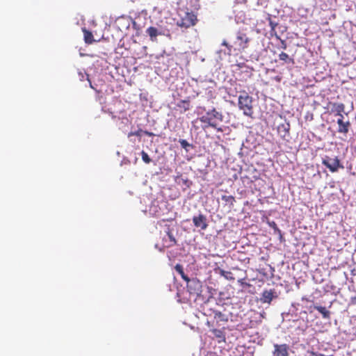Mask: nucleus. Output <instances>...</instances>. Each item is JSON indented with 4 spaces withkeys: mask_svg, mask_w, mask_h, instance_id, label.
Returning <instances> with one entry per match:
<instances>
[{
    "mask_svg": "<svg viewBox=\"0 0 356 356\" xmlns=\"http://www.w3.org/2000/svg\"><path fill=\"white\" fill-rule=\"evenodd\" d=\"M211 332L213 334L214 337L218 339V342L225 341V334L223 330L218 329H212Z\"/></svg>",
    "mask_w": 356,
    "mask_h": 356,
    "instance_id": "18",
    "label": "nucleus"
},
{
    "mask_svg": "<svg viewBox=\"0 0 356 356\" xmlns=\"http://www.w3.org/2000/svg\"><path fill=\"white\" fill-rule=\"evenodd\" d=\"M220 274L221 276H223L227 280H232L234 279L232 272H230V271H226L225 270L220 269Z\"/></svg>",
    "mask_w": 356,
    "mask_h": 356,
    "instance_id": "20",
    "label": "nucleus"
},
{
    "mask_svg": "<svg viewBox=\"0 0 356 356\" xmlns=\"http://www.w3.org/2000/svg\"><path fill=\"white\" fill-rule=\"evenodd\" d=\"M288 350L286 344L275 345L274 356H288Z\"/></svg>",
    "mask_w": 356,
    "mask_h": 356,
    "instance_id": "11",
    "label": "nucleus"
},
{
    "mask_svg": "<svg viewBox=\"0 0 356 356\" xmlns=\"http://www.w3.org/2000/svg\"><path fill=\"white\" fill-rule=\"evenodd\" d=\"M144 133H145V134L146 136H154V134H153L152 133L149 132V131H145Z\"/></svg>",
    "mask_w": 356,
    "mask_h": 356,
    "instance_id": "28",
    "label": "nucleus"
},
{
    "mask_svg": "<svg viewBox=\"0 0 356 356\" xmlns=\"http://www.w3.org/2000/svg\"><path fill=\"white\" fill-rule=\"evenodd\" d=\"M141 156L143 161L147 164L149 163L152 161V159L149 158L147 153L143 150L141 152Z\"/></svg>",
    "mask_w": 356,
    "mask_h": 356,
    "instance_id": "21",
    "label": "nucleus"
},
{
    "mask_svg": "<svg viewBox=\"0 0 356 356\" xmlns=\"http://www.w3.org/2000/svg\"><path fill=\"white\" fill-rule=\"evenodd\" d=\"M314 309L317 310L319 313L321 314L322 316L325 319L330 318V312L328 311L325 307L320 305H314Z\"/></svg>",
    "mask_w": 356,
    "mask_h": 356,
    "instance_id": "15",
    "label": "nucleus"
},
{
    "mask_svg": "<svg viewBox=\"0 0 356 356\" xmlns=\"http://www.w3.org/2000/svg\"><path fill=\"white\" fill-rule=\"evenodd\" d=\"M213 314L214 319L216 321L217 323L219 322L227 323L228 321L227 316L220 311H214Z\"/></svg>",
    "mask_w": 356,
    "mask_h": 356,
    "instance_id": "17",
    "label": "nucleus"
},
{
    "mask_svg": "<svg viewBox=\"0 0 356 356\" xmlns=\"http://www.w3.org/2000/svg\"><path fill=\"white\" fill-rule=\"evenodd\" d=\"M238 282L240 284L241 286H250V284L249 283H247L245 282L244 279H240L238 280Z\"/></svg>",
    "mask_w": 356,
    "mask_h": 356,
    "instance_id": "23",
    "label": "nucleus"
},
{
    "mask_svg": "<svg viewBox=\"0 0 356 356\" xmlns=\"http://www.w3.org/2000/svg\"><path fill=\"white\" fill-rule=\"evenodd\" d=\"M177 245V240L172 233V231L168 226L165 230V235L162 238V248H169Z\"/></svg>",
    "mask_w": 356,
    "mask_h": 356,
    "instance_id": "5",
    "label": "nucleus"
},
{
    "mask_svg": "<svg viewBox=\"0 0 356 356\" xmlns=\"http://www.w3.org/2000/svg\"><path fill=\"white\" fill-rule=\"evenodd\" d=\"M236 40L239 42V49L244 50L248 47V43L250 42V38L247 36L245 33L238 32L236 36Z\"/></svg>",
    "mask_w": 356,
    "mask_h": 356,
    "instance_id": "8",
    "label": "nucleus"
},
{
    "mask_svg": "<svg viewBox=\"0 0 356 356\" xmlns=\"http://www.w3.org/2000/svg\"><path fill=\"white\" fill-rule=\"evenodd\" d=\"M140 130H138V131H135V132H130V133H129L128 136H129V137H130V136H140Z\"/></svg>",
    "mask_w": 356,
    "mask_h": 356,
    "instance_id": "25",
    "label": "nucleus"
},
{
    "mask_svg": "<svg viewBox=\"0 0 356 356\" xmlns=\"http://www.w3.org/2000/svg\"><path fill=\"white\" fill-rule=\"evenodd\" d=\"M146 33L149 35L150 40L152 42L156 41V37L159 35H161V33L159 32L158 29L156 27L150 26L147 29Z\"/></svg>",
    "mask_w": 356,
    "mask_h": 356,
    "instance_id": "12",
    "label": "nucleus"
},
{
    "mask_svg": "<svg viewBox=\"0 0 356 356\" xmlns=\"http://www.w3.org/2000/svg\"><path fill=\"white\" fill-rule=\"evenodd\" d=\"M179 143L181 146V147L186 149L187 147H188L190 145L189 143L184 139L179 140Z\"/></svg>",
    "mask_w": 356,
    "mask_h": 356,
    "instance_id": "22",
    "label": "nucleus"
},
{
    "mask_svg": "<svg viewBox=\"0 0 356 356\" xmlns=\"http://www.w3.org/2000/svg\"><path fill=\"white\" fill-rule=\"evenodd\" d=\"M90 86L91 88L94 89V87L92 86V83L90 82Z\"/></svg>",
    "mask_w": 356,
    "mask_h": 356,
    "instance_id": "30",
    "label": "nucleus"
},
{
    "mask_svg": "<svg viewBox=\"0 0 356 356\" xmlns=\"http://www.w3.org/2000/svg\"><path fill=\"white\" fill-rule=\"evenodd\" d=\"M337 124H338V129L337 131L340 134H346L349 131V129L350 127V122L349 120H347L346 122L343 121L342 119H338L337 120Z\"/></svg>",
    "mask_w": 356,
    "mask_h": 356,
    "instance_id": "9",
    "label": "nucleus"
},
{
    "mask_svg": "<svg viewBox=\"0 0 356 356\" xmlns=\"http://www.w3.org/2000/svg\"><path fill=\"white\" fill-rule=\"evenodd\" d=\"M205 356H218V355L215 352L209 351Z\"/></svg>",
    "mask_w": 356,
    "mask_h": 356,
    "instance_id": "27",
    "label": "nucleus"
},
{
    "mask_svg": "<svg viewBox=\"0 0 356 356\" xmlns=\"http://www.w3.org/2000/svg\"><path fill=\"white\" fill-rule=\"evenodd\" d=\"M221 199L226 204H229L230 207H232L235 202V197L232 195H222Z\"/></svg>",
    "mask_w": 356,
    "mask_h": 356,
    "instance_id": "19",
    "label": "nucleus"
},
{
    "mask_svg": "<svg viewBox=\"0 0 356 356\" xmlns=\"http://www.w3.org/2000/svg\"><path fill=\"white\" fill-rule=\"evenodd\" d=\"M197 16L193 12H186L177 22V25L181 28L188 29L196 24Z\"/></svg>",
    "mask_w": 356,
    "mask_h": 356,
    "instance_id": "3",
    "label": "nucleus"
},
{
    "mask_svg": "<svg viewBox=\"0 0 356 356\" xmlns=\"http://www.w3.org/2000/svg\"><path fill=\"white\" fill-rule=\"evenodd\" d=\"M338 116H339V119H342V120H343V118H344V117H343V114H342V113H341V115H338Z\"/></svg>",
    "mask_w": 356,
    "mask_h": 356,
    "instance_id": "29",
    "label": "nucleus"
},
{
    "mask_svg": "<svg viewBox=\"0 0 356 356\" xmlns=\"http://www.w3.org/2000/svg\"><path fill=\"white\" fill-rule=\"evenodd\" d=\"M177 106L180 108L181 113L188 111L191 108L189 99L181 100L177 104Z\"/></svg>",
    "mask_w": 356,
    "mask_h": 356,
    "instance_id": "14",
    "label": "nucleus"
},
{
    "mask_svg": "<svg viewBox=\"0 0 356 356\" xmlns=\"http://www.w3.org/2000/svg\"><path fill=\"white\" fill-rule=\"evenodd\" d=\"M238 105L243 115L252 118L254 111L252 106V97L248 93L244 92L238 97Z\"/></svg>",
    "mask_w": 356,
    "mask_h": 356,
    "instance_id": "2",
    "label": "nucleus"
},
{
    "mask_svg": "<svg viewBox=\"0 0 356 356\" xmlns=\"http://www.w3.org/2000/svg\"><path fill=\"white\" fill-rule=\"evenodd\" d=\"M332 111L335 113V115H341L345 111V105L343 103H333Z\"/></svg>",
    "mask_w": 356,
    "mask_h": 356,
    "instance_id": "13",
    "label": "nucleus"
},
{
    "mask_svg": "<svg viewBox=\"0 0 356 356\" xmlns=\"http://www.w3.org/2000/svg\"><path fill=\"white\" fill-rule=\"evenodd\" d=\"M222 45L225 46V47L227 48V49H228L229 51H231V50H232V46H231V45H229V44H228L225 40H224V41L222 42Z\"/></svg>",
    "mask_w": 356,
    "mask_h": 356,
    "instance_id": "26",
    "label": "nucleus"
},
{
    "mask_svg": "<svg viewBox=\"0 0 356 356\" xmlns=\"http://www.w3.org/2000/svg\"><path fill=\"white\" fill-rule=\"evenodd\" d=\"M175 269L181 275V278L186 282L187 288L190 291V293H193L192 286L191 284H189L190 282H191V284L194 285V288L200 286V282L198 281H196L195 280H191L189 277L184 273L182 265L179 264H176L175 266Z\"/></svg>",
    "mask_w": 356,
    "mask_h": 356,
    "instance_id": "6",
    "label": "nucleus"
},
{
    "mask_svg": "<svg viewBox=\"0 0 356 356\" xmlns=\"http://www.w3.org/2000/svg\"><path fill=\"white\" fill-rule=\"evenodd\" d=\"M223 120V115L220 112L216 111V108L207 112L204 115L200 118V121L204 124L202 126L204 129L211 127L216 129L218 132H222L223 129L222 127H218V122H221Z\"/></svg>",
    "mask_w": 356,
    "mask_h": 356,
    "instance_id": "1",
    "label": "nucleus"
},
{
    "mask_svg": "<svg viewBox=\"0 0 356 356\" xmlns=\"http://www.w3.org/2000/svg\"><path fill=\"white\" fill-rule=\"evenodd\" d=\"M322 163L332 172H337L339 168H343V165L340 163V161L337 156L331 158L328 156H325V158L323 159Z\"/></svg>",
    "mask_w": 356,
    "mask_h": 356,
    "instance_id": "4",
    "label": "nucleus"
},
{
    "mask_svg": "<svg viewBox=\"0 0 356 356\" xmlns=\"http://www.w3.org/2000/svg\"><path fill=\"white\" fill-rule=\"evenodd\" d=\"M275 293L274 290L264 291L260 298V300L263 303H270L273 298L275 297Z\"/></svg>",
    "mask_w": 356,
    "mask_h": 356,
    "instance_id": "10",
    "label": "nucleus"
},
{
    "mask_svg": "<svg viewBox=\"0 0 356 356\" xmlns=\"http://www.w3.org/2000/svg\"><path fill=\"white\" fill-rule=\"evenodd\" d=\"M280 60H286L288 58V55L286 53H281L279 56Z\"/></svg>",
    "mask_w": 356,
    "mask_h": 356,
    "instance_id": "24",
    "label": "nucleus"
},
{
    "mask_svg": "<svg viewBox=\"0 0 356 356\" xmlns=\"http://www.w3.org/2000/svg\"><path fill=\"white\" fill-rule=\"evenodd\" d=\"M319 356H324L323 355H319Z\"/></svg>",
    "mask_w": 356,
    "mask_h": 356,
    "instance_id": "31",
    "label": "nucleus"
},
{
    "mask_svg": "<svg viewBox=\"0 0 356 356\" xmlns=\"http://www.w3.org/2000/svg\"><path fill=\"white\" fill-rule=\"evenodd\" d=\"M193 222L195 227L200 228L202 230H205L208 227L207 216L202 213L193 216Z\"/></svg>",
    "mask_w": 356,
    "mask_h": 356,
    "instance_id": "7",
    "label": "nucleus"
},
{
    "mask_svg": "<svg viewBox=\"0 0 356 356\" xmlns=\"http://www.w3.org/2000/svg\"><path fill=\"white\" fill-rule=\"evenodd\" d=\"M82 31L83 32L84 41L86 44H90L95 41L91 31L87 30L86 28L82 29Z\"/></svg>",
    "mask_w": 356,
    "mask_h": 356,
    "instance_id": "16",
    "label": "nucleus"
}]
</instances>
